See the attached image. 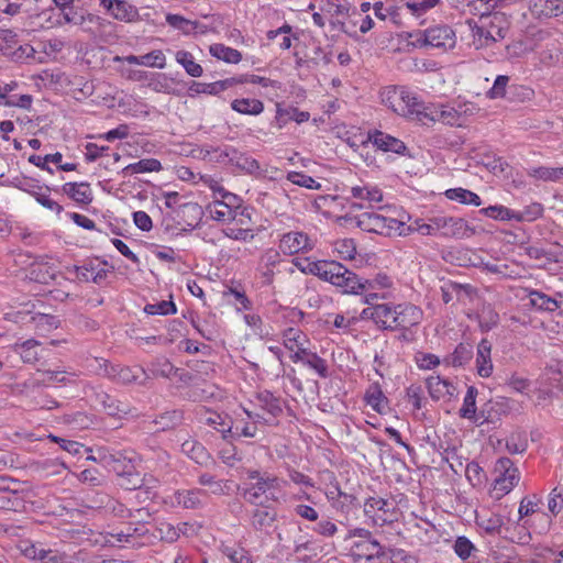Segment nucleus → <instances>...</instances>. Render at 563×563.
I'll return each mask as SVG.
<instances>
[{
	"instance_id": "obj_9",
	"label": "nucleus",
	"mask_w": 563,
	"mask_h": 563,
	"mask_svg": "<svg viewBox=\"0 0 563 563\" xmlns=\"http://www.w3.org/2000/svg\"><path fill=\"white\" fill-rule=\"evenodd\" d=\"M393 503L382 497H369L364 504V515L372 520L374 526H383L395 517Z\"/></svg>"
},
{
	"instance_id": "obj_31",
	"label": "nucleus",
	"mask_w": 563,
	"mask_h": 563,
	"mask_svg": "<svg viewBox=\"0 0 563 563\" xmlns=\"http://www.w3.org/2000/svg\"><path fill=\"white\" fill-rule=\"evenodd\" d=\"M424 118L431 121H441L442 123L451 126H461L463 124V117L461 113L455 108L449 106H442L440 109H434Z\"/></svg>"
},
{
	"instance_id": "obj_46",
	"label": "nucleus",
	"mask_w": 563,
	"mask_h": 563,
	"mask_svg": "<svg viewBox=\"0 0 563 563\" xmlns=\"http://www.w3.org/2000/svg\"><path fill=\"white\" fill-rule=\"evenodd\" d=\"M320 11L331 18L345 16L349 12L347 2L345 0H320Z\"/></svg>"
},
{
	"instance_id": "obj_2",
	"label": "nucleus",
	"mask_w": 563,
	"mask_h": 563,
	"mask_svg": "<svg viewBox=\"0 0 563 563\" xmlns=\"http://www.w3.org/2000/svg\"><path fill=\"white\" fill-rule=\"evenodd\" d=\"M360 229L385 236H407L410 229L401 220L387 218L375 212H364L355 218Z\"/></svg>"
},
{
	"instance_id": "obj_48",
	"label": "nucleus",
	"mask_w": 563,
	"mask_h": 563,
	"mask_svg": "<svg viewBox=\"0 0 563 563\" xmlns=\"http://www.w3.org/2000/svg\"><path fill=\"white\" fill-rule=\"evenodd\" d=\"M257 405L267 413L276 417L282 412V407L277 398L267 390L261 391L256 396Z\"/></svg>"
},
{
	"instance_id": "obj_24",
	"label": "nucleus",
	"mask_w": 563,
	"mask_h": 563,
	"mask_svg": "<svg viewBox=\"0 0 563 563\" xmlns=\"http://www.w3.org/2000/svg\"><path fill=\"white\" fill-rule=\"evenodd\" d=\"M200 422L211 427L212 429L221 432L223 438H227V433L232 431L231 421L227 416L212 410L201 409L199 411Z\"/></svg>"
},
{
	"instance_id": "obj_57",
	"label": "nucleus",
	"mask_w": 563,
	"mask_h": 563,
	"mask_svg": "<svg viewBox=\"0 0 563 563\" xmlns=\"http://www.w3.org/2000/svg\"><path fill=\"white\" fill-rule=\"evenodd\" d=\"M16 45V33L9 29H0V53L9 55Z\"/></svg>"
},
{
	"instance_id": "obj_29",
	"label": "nucleus",
	"mask_w": 563,
	"mask_h": 563,
	"mask_svg": "<svg viewBox=\"0 0 563 563\" xmlns=\"http://www.w3.org/2000/svg\"><path fill=\"white\" fill-rule=\"evenodd\" d=\"M477 389L474 386H470L463 399V405L460 408V416L464 419H468L476 424H482L486 419H482L477 413L476 407Z\"/></svg>"
},
{
	"instance_id": "obj_63",
	"label": "nucleus",
	"mask_w": 563,
	"mask_h": 563,
	"mask_svg": "<svg viewBox=\"0 0 563 563\" xmlns=\"http://www.w3.org/2000/svg\"><path fill=\"white\" fill-rule=\"evenodd\" d=\"M223 553L230 559L232 563H253L250 553L243 548L227 547Z\"/></svg>"
},
{
	"instance_id": "obj_38",
	"label": "nucleus",
	"mask_w": 563,
	"mask_h": 563,
	"mask_svg": "<svg viewBox=\"0 0 563 563\" xmlns=\"http://www.w3.org/2000/svg\"><path fill=\"white\" fill-rule=\"evenodd\" d=\"M472 36H473V45L476 49L492 47L497 41L494 38L493 34L487 31L481 23L478 22H468Z\"/></svg>"
},
{
	"instance_id": "obj_45",
	"label": "nucleus",
	"mask_w": 563,
	"mask_h": 563,
	"mask_svg": "<svg viewBox=\"0 0 563 563\" xmlns=\"http://www.w3.org/2000/svg\"><path fill=\"white\" fill-rule=\"evenodd\" d=\"M178 64H180L186 73L191 77H200L203 73L202 67L195 62L191 53L187 51H178L175 55Z\"/></svg>"
},
{
	"instance_id": "obj_3",
	"label": "nucleus",
	"mask_w": 563,
	"mask_h": 563,
	"mask_svg": "<svg viewBox=\"0 0 563 563\" xmlns=\"http://www.w3.org/2000/svg\"><path fill=\"white\" fill-rule=\"evenodd\" d=\"M412 38L411 44L415 47H434L442 49H451L455 46L456 36L449 25H435L424 31H416L409 34Z\"/></svg>"
},
{
	"instance_id": "obj_16",
	"label": "nucleus",
	"mask_w": 563,
	"mask_h": 563,
	"mask_svg": "<svg viewBox=\"0 0 563 563\" xmlns=\"http://www.w3.org/2000/svg\"><path fill=\"white\" fill-rule=\"evenodd\" d=\"M277 520V512L272 506L260 505L251 512L250 525L258 532L268 533Z\"/></svg>"
},
{
	"instance_id": "obj_62",
	"label": "nucleus",
	"mask_w": 563,
	"mask_h": 563,
	"mask_svg": "<svg viewBox=\"0 0 563 563\" xmlns=\"http://www.w3.org/2000/svg\"><path fill=\"white\" fill-rule=\"evenodd\" d=\"M355 497L345 493L340 498L330 504V507L341 515H349L354 507Z\"/></svg>"
},
{
	"instance_id": "obj_1",
	"label": "nucleus",
	"mask_w": 563,
	"mask_h": 563,
	"mask_svg": "<svg viewBox=\"0 0 563 563\" xmlns=\"http://www.w3.org/2000/svg\"><path fill=\"white\" fill-rule=\"evenodd\" d=\"M380 97L386 107L400 115H417L419 120L428 115L423 102L413 91L404 86L386 87L382 90Z\"/></svg>"
},
{
	"instance_id": "obj_42",
	"label": "nucleus",
	"mask_w": 563,
	"mask_h": 563,
	"mask_svg": "<svg viewBox=\"0 0 563 563\" xmlns=\"http://www.w3.org/2000/svg\"><path fill=\"white\" fill-rule=\"evenodd\" d=\"M365 400L368 406L379 413L385 412L388 408V400L378 385H373L367 389Z\"/></svg>"
},
{
	"instance_id": "obj_56",
	"label": "nucleus",
	"mask_w": 563,
	"mask_h": 563,
	"mask_svg": "<svg viewBox=\"0 0 563 563\" xmlns=\"http://www.w3.org/2000/svg\"><path fill=\"white\" fill-rule=\"evenodd\" d=\"M199 484L209 486L212 494L225 495L230 490V483L223 481H216L210 474H202L199 476Z\"/></svg>"
},
{
	"instance_id": "obj_28",
	"label": "nucleus",
	"mask_w": 563,
	"mask_h": 563,
	"mask_svg": "<svg viewBox=\"0 0 563 563\" xmlns=\"http://www.w3.org/2000/svg\"><path fill=\"white\" fill-rule=\"evenodd\" d=\"M244 412L251 422H243L242 420H235L234 422L231 421L232 431L230 434L238 438H254L257 433L256 423L261 419H264V417H262L260 413H255L249 410H244Z\"/></svg>"
},
{
	"instance_id": "obj_39",
	"label": "nucleus",
	"mask_w": 563,
	"mask_h": 563,
	"mask_svg": "<svg viewBox=\"0 0 563 563\" xmlns=\"http://www.w3.org/2000/svg\"><path fill=\"white\" fill-rule=\"evenodd\" d=\"M206 211L212 220L221 223L232 222L234 219V213L236 212L232 211L225 205L220 202L219 199H214L213 201L208 203L206 207Z\"/></svg>"
},
{
	"instance_id": "obj_6",
	"label": "nucleus",
	"mask_w": 563,
	"mask_h": 563,
	"mask_svg": "<svg viewBox=\"0 0 563 563\" xmlns=\"http://www.w3.org/2000/svg\"><path fill=\"white\" fill-rule=\"evenodd\" d=\"M247 478L251 481H260L263 486L267 500L273 503H282L287 500V494L284 488L288 482L268 472H260L257 470H247Z\"/></svg>"
},
{
	"instance_id": "obj_35",
	"label": "nucleus",
	"mask_w": 563,
	"mask_h": 563,
	"mask_svg": "<svg viewBox=\"0 0 563 563\" xmlns=\"http://www.w3.org/2000/svg\"><path fill=\"white\" fill-rule=\"evenodd\" d=\"M307 335L299 329L289 328L284 333V345L288 352H308Z\"/></svg>"
},
{
	"instance_id": "obj_15",
	"label": "nucleus",
	"mask_w": 563,
	"mask_h": 563,
	"mask_svg": "<svg viewBox=\"0 0 563 563\" xmlns=\"http://www.w3.org/2000/svg\"><path fill=\"white\" fill-rule=\"evenodd\" d=\"M100 5L119 21L133 22L139 18L136 7L125 0H100Z\"/></svg>"
},
{
	"instance_id": "obj_53",
	"label": "nucleus",
	"mask_w": 563,
	"mask_h": 563,
	"mask_svg": "<svg viewBox=\"0 0 563 563\" xmlns=\"http://www.w3.org/2000/svg\"><path fill=\"white\" fill-rule=\"evenodd\" d=\"M287 180L294 185L305 187L307 189L319 190L321 188V184L319 181L301 172H289L287 174Z\"/></svg>"
},
{
	"instance_id": "obj_13",
	"label": "nucleus",
	"mask_w": 563,
	"mask_h": 563,
	"mask_svg": "<svg viewBox=\"0 0 563 563\" xmlns=\"http://www.w3.org/2000/svg\"><path fill=\"white\" fill-rule=\"evenodd\" d=\"M395 311L396 306L391 307L388 303L372 305L363 309L361 318L371 319L383 329L395 330Z\"/></svg>"
},
{
	"instance_id": "obj_12",
	"label": "nucleus",
	"mask_w": 563,
	"mask_h": 563,
	"mask_svg": "<svg viewBox=\"0 0 563 563\" xmlns=\"http://www.w3.org/2000/svg\"><path fill=\"white\" fill-rule=\"evenodd\" d=\"M150 369L153 375L162 376L176 383L187 384L192 379V376L187 371L175 367L165 355L156 357L151 364Z\"/></svg>"
},
{
	"instance_id": "obj_55",
	"label": "nucleus",
	"mask_w": 563,
	"mask_h": 563,
	"mask_svg": "<svg viewBox=\"0 0 563 563\" xmlns=\"http://www.w3.org/2000/svg\"><path fill=\"white\" fill-rule=\"evenodd\" d=\"M439 1L440 0H408L404 3L402 8H406L412 15L419 18L434 8Z\"/></svg>"
},
{
	"instance_id": "obj_27",
	"label": "nucleus",
	"mask_w": 563,
	"mask_h": 563,
	"mask_svg": "<svg viewBox=\"0 0 563 563\" xmlns=\"http://www.w3.org/2000/svg\"><path fill=\"white\" fill-rule=\"evenodd\" d=\"M96 16L91 13L84 14L69 7L68 9L59 10L57 19L53 23L55 26H63L64 24H73L84 27L87 22L92 23Z\"/></svg>"
},
{
	"instance_id": "obj_26",
	"label": "nucleus",
	"mask_w": 563,
	"mask_h": 563,
	"mask_svg": "<svg viewBox=\"0 0 563 563\" xmlns=\"http://www.w3.org/2000/svg\"><path fill=\"white\" fill-rule=\"evenodd\" d=\"M207 494L202 489L177 490L173 495L172 501L187 509H195L203 504Z\"/></svg>"
},
{
	"instance_id": "obj_50",
	"label": "nucleus",
	"mask_w": 563,
	"mask_h": 563,
	"mask_svg": "<svg viewBox=\"0 0 563 563\" xmlns=\"http://www.w3.org/2000/svg\"><path fill=\"white\" fill-rule=\"evenodd\" d=\"M477 320L483 331H489L497 325L499 316L489 305H484L477 313Z\"/></svg>"
},
{
	"instance_id": "obj_20",
	"label": "nucleus",
	"mask_w": 563,
	"mask_h": 563,
	"mask_svg": "<svg viewBox=\"0 0 563 563\" xmlns=\"http://www.w3.org/2000/svg\"><path fill=\"white\" fill-rule=\"evenodd\" d=\"M529 10L534 18H553L563 13L562 0H529Z\"/></svg>"
},
{
	"instance_id": "obj_14",
	"label": "nucleus",
	"mask_w": 563,
	"mask_h": 563,
	"mask_svg": "<svg viewBox=\"0 0 563 563\" xmlns=\"http://www.w3.org/2000/svg\"><path fill=\"white\" fill-rule=\"evenodd\" d=\"M19 84L14 80L0 85V106L30 109L33 98L31 95H15Z\"/></svg>"
},
{
	"instance_id": "obj_5",
	"label": "nucleus",
	"mask_w": 563,
	"mask_h": 563,
	"mask_svg": "<svg viewBox=\"0 0 563 563\" xmlns=\"http://www.w3.org/2000/svg\"><path fill=\"white\" fill-rule=\"evenodd\" d=\"M325 282L341 288L344 294H360L366 289V284H363L355 273L335 261L329 271Z\"/></svg>"
},
{
	"instance_id": "obj_44",
	"label": "nucleus",
	"mask_w": 563,
	"mask_h": 563,
	"mask_svg": "<svg viewBox=\"0 0 563 563\" xmlns=\"http://www.w3.org/2000/svg\"><path fill=\"white\" fill-rule=\"evenodd\" d=\"M210 54L225 63L238 64L242 59L241 53L223 44H213L210 46Z\"/></svg>"
},
{
	"instance_id": "obj_59",
	"label": "nucleus",
	"mask_w": 563,
	"mask_h": 563,
	"mask_svg": "<svg viewBox=\"0 0 563 563\" xmlns=\"http://www.w3.org/2000/svg\"><path fill=\"white\" fill-rule=\"evenodd\" d=\"M263 486L260 485V481H254V483L249 484L243 488L242 496L244 499L255 506H260L258 500L264 496Z\"/></svg>"
},
{
	"instance_id": "obj_34",
	"label": "nucleus",
	"mask_w": 563,
	"mask_h": 563,
	"mask_svg": "<svg viewBox=\"0 0 563 563\" xmlns=\"http://www.w3.org/2000/svg\"><path fill=\"white\" fill-rule=\"evenodd\" d=\"M294 363H301L321 377L328 376V364L318 354H290Z\"/></svg>"
},
{
	"instance_id": "obj_17",
	"label": "nucleus",
	"mask_w": 563,
	"mask_h": 563,
	"mask_svg": "<svg viewBox=\"0 0 563 563\" xmlns=\"http://www.w3.org/2000/svg\"><path fill=\"white\" fill-rule=\"evenodd\" d=\"M278 247L284 254L292 255L301 251L311 250L312 245L306 233L292 231L282 236Z\"/></svg>"
},
{
	"instance_id": "obj_41",
	"label": "nucleus",
	"mask_w": 563,
	"mask_h": 563,
	"mask_svg": "<svg viewBox=\"0 0 563 563\" xmlns=\"http://www.w3.org/2000/svg\"><path fill=\"white\" fill-rule=\"evenodd\" d=\"M231 108L242 114L257 115L263 112L264 104L258 99L242 98L233 100Z\"/></svg>"
},
{
	"instance_id": "obj_25",
	"label": "nucleus",
	"mask_w": 563,
	"mask_h": 563,
	"mask_svg": "<svg viewBox=\"0 0 563 563\" xmlns=\"http://www.w3.org/2000/svg\"><path fill=\"white\" fill-rule=\"evenodd\" d=\"M369 140L373 142V144L384 151V152H393L396 154H404L407 150L405 143L401 140H398L387 133L375 131L371 136Z\"/></svg>"
},
{
	"instance_id": "obj_52",
	"label": "nucleus",
	"mask_w": 563,
	"mask_h": 563,
	"mask_svg": "<svg viewBox=\"0 0 563 563\" xmlns=\"http://www.w3.org/2000/svg\"><path fill=\"white\" fill-rule=\"evenodd\" d=\"M484 216L500 220V221H510L515 220V210H511L507 207L496 205V206H489L487 208H483L481 211Z\"/></svg>"
},
{
	"instance_id": "obj_60",
	"label": "nucleus",
	"mask_w": 563,
	"mask_h": 563,
	"mask_svg": "<svg viewBox=\"0 0 563 563\" xmlns=\"http://www.w3.org/2000/svg\"><path fill=\"white\" fill-rule=\"evenodd\" d=\"M144 311L147 314L168 316L176 312V306L173 301L162 300L156 303H148L145 306Z\"/></svg>"
},
{
	"instance_id": "obj_64",
	"label": "nucleus",
	"mask_w": 563,
	"mask_h": 563,
	"mask_svg": "<svg viewBox=\"0 0 563 563\" xmlns=\"http://www.w3.org/2000/svg\"><path fill=\"white\" fill-rule=\"evenodd\" d=\"M548 508L552 515H558L563 509V488L555 487L549 495Z\"/></svg>"
},
{
	"instance_id": "obj_18",
	"label": "nucleus",
	"mask_w": 563,
	"mask_h": 563,
	"mask_svg": "<svg viewBox=\"0 0 563 563\" xmlns=\"http://www.w3.org/2000/svg\"><path fill=\"white\" fill-rule=\"evenodd\" d=\"M478 23L487 29L497 42L504 40L509 30V21L501 12H493L487 15H482Z\"/></svg>"
},
{
	"instance_id": "obj_22",
	"label": "nucleus",
	"mask_w": 563,
	"mask_h": 563,
	"mask_svg": "<svg viewBox=\"0 0 563 563\" xmlns=\"http://www.w3.org/2000/svg\"><path fill=\"white\" fill-rule=\"evenodd\" d=\"M528 298L530 306L542 312H554L562 306V301L558 300L556 297H551L537 289H530Z\"/></svg>"
},
{
	"instance_id": "obj_61",
	"label": "nucleus",
	"mask_w": 563,
	"mask_h": 563,
	"mask_svg": "<svg viewBox=\"0 0 563 563\" xmlns=\"http://www.w3.org/2000/svg\"><path fill=\"white\" fill-rule=\"evenodd\" d=\"M33 278L41 284H49L56 276V271L47 264H38L32 268Z\"/></svg>"
},
{
	"instance_id": "obj_7",
	"label": "nucleus",
	"mask_w": 563,
	"mask_h": 563,
	"mask_svg": "<svg viewBox=\"0 0 563 563\" xmlns=\"http://www.w3.org/2000/svg\"><path fill=\"white\" fill-rule=\"evenodd\" d=\"M247 478L251 481H260L263 486L267 500L273 503H282L287 500V494L284 488L288 482L268 472H260L257 470H247Z\"/></svg>"
},
{
	"instance_id": "obj_36",
	"label": "nucleus",
	"mask_w": 563,
	"mask_h": 563,
	"mask_svg": "<svg viewBox=\"0 0 563 563\" xmlns=\"http://www.w3.org/2000/svg\"><path fill=\"white\" fill-rule=\"evenodd\" d=\"M201 153H203V159L208 158L210 162L225 164L232 162L235 155V148L230 145L221 147L205 146Z\"/></svg>"
},
{
	"instance_id": "obj_47",
	"label": "nucleus",
	"mask_w": 563,
	"mask_h": 563,
	"mask_svg": "<svg viewBox=\"0 0 563 563\" xmlns=\"http://www.w3.org/2000/svg\"><path fill=\"white\" fill-rule=\"evenodd\" d=\"M231 84L232 82L230 79L219 80V81H214V82H210V84L194 82L190 86V91H192L195 93L218 95V93L224 91L225 89H228L231 86Z\"/></svg>"
},
{
	"instance_id": "obj_49",
	"label": "nucleus",
	"mask_w": 563,
	"mask_h": 563,
	"mask_svg": "<svg viewBox=\"0 0 563 563\" xmlns=\"http://www.w3.org/2000/svg\"><path fill=\"white\" fill-rule=\"evenodd\" d=\"M231 164L247 174H256L261 170L260 164L255 158L240 153L236 148Z\"/></svg>"
},
{
	"instance_id": "obj_32",
	"label": "nucleus",
	"mask_w": 563,
	"mask_h": 563,
	"mask_svg": "<svg viewBox=\"0 0 563 563\" xmlns=\"http://www.w3.org/2000/svg\"><path fill=\"white\" fill-rule=\"evenodd\" d=\"M181 452L200 465H207L211 460L205 446L194 439H187L181 443Z\"/></svg>"
},
{
	"instance_id": "obj_11",
	"label": "nucleus",
	"mask_w": 563,
	"mask_h": 563,
	"mask_svg": "<svg viewBox=\"0 0 563 563\" xmlns=\"http://www.w3.org/2000/svg\"><path fill=\"white\" fill-rule=\"evenodd\" d=\"M3 320L14 323H33L36 329L46 331L57 328L58 320L56 317L45 313H34L30 311H13L3 314Z\"/></svg>"
},
{
	"instance_id": "obj_4",
	"label": "nucleus",
	"mask_w": 563,
	"mask_h": 563,
	"mask_svg": "<svg viewBox=\"0 0 563 563\" xmlns=\"http://www.w3.org/2000/svg\"><path fill=\"white\" fill-rule=\"evenodd\" d=\"M494 472L496 477L490 494L493 498L500 499L518 485L520 473L508 457L498 459L495 463Z\"/></svg>"
},
{
	"instance_id": "obj_10",
	"label": "nucleus",
	"mask_w": 563,
	"mask_h": 563,
	"mask_svg": "<svg viewBox=\"0 0 563 563\" xmlns=\"http://www.w3.org/2000/svg\"><path fill=\"white\" fill-rule=\"evenodd\" d=\"M437 231L445 238L463 239L471 236L474 231L462 218L434 217Z\"/></svg>"
},
{
	"instance_id": "obj_54",
	"label": "nucleus",
	"mask_w": 563,
	"mask_h": 563,
	"mask_svg": "<svg viewBox=\"0 0 563 563\" xmlns=\"http://www.w3.org/2000/svg\"><path fill=\"white\" fill-rule=\"evenodd\" d=\"M166 21L170 26L181 31L185 34L196 33L198 27L197 22L187 20L178 14H168L166 16Z\"/></svg>"
},
{
	"instance_id": "obj_19",
	"label": "nucleus",
	"mask_w": 563,
	"mask_h": 563,
	"mask_svg": "<svg viewBox=\"0 0 563 563\" xmlns=\"http://www.w3.org/2000/svg\"><path fill=\"white\" fill-rule=\"evenodd\" d=\"M421 319L422 311L417 306L410 303H400L396 306V329H409L413 325H417Z\"/></svg>"
},
{
	"instance_id": "obj_37",
	"label": "nucleus",
	"mask_w": 563,
	"mask_h": 563,
	"mask_svg": "<svg viewBox=\"0 0 563 563\" xmlns=\"http://www.w3.org/2000/svg\"><path fill=\"white\" fill-rule=\"evenodd\" d=\"M527 174L536 180L558 183L563 179V167H531L527 170Z\"/></svg>"
},
{
	"instance_id": "obj_51",
	"label": "nucleus",
	"mask_w": 563,
	"mask_h": 563,
	"mask_svg": "<svg viewBox=\"0 0 563 563\" xmlns=\"http://www.w3.org/2000/svg\"><path fill=\"white\" fill-rule=\"evenodd\" d=\"M333 262L334 261H306L305 267H300V272L305 274L316 275L319 278L325 280Z\"/></svg>"
},
{
	"instance_id": "obj_40",
	"label": "nucleus",
	"mask_w": 563,
	"mask_h": 563,
	"mask_svg": "<svg viewBox=\"0 0 563 563\" xmlns=\"http://www.w3.org/2000/svg\"><path fill=\"white\" fill-rule=\"evenodd\" d=\"M162 164L156 158H143L136 163L130 164L122 169V175L128 176L132 174L159 172Z\"/></svg>"
},
{
	"instance_id": "obj_43",
	"label": "nucleus",
	"mask_w": 563,
	"mask_h": 563,
	"mask_svg": "<svg viewBox=\"0 0 563 563\" xmlns=\"http://www.w3.org/2000/svg\"><path fill=\"white\" fill-rule=\"evenodd\" d=\"M445 197L450 200H455L464 205H472L476 207L482 205V199L477 194L464 188L448 189L445 191Z\"/></svg>"
},
{
	"instance_id": "obj_21",
	"label": "nucleus",
	"mask_w": 563,
	"mask_h": 563,
	"mask_svg": "<svg viewBox=\"0 0 563 563\" xmlns=\"http://www.w3.org/2000/svg\"><path fill=\"white\" fill-rule=\"evenodd\" d=\"M353 554L357 559H365L367 562L380 560L386 556L384 548L373 538L355 542L353 545Z\"/></svg>"
},
{
	"instance_id": "obj_33",
	"label": "nucleus",
	"mask_w": 563,
	"mask_h": 563,
	"mask_svg": "<svg viewBox=\"0 0 563 563\" xmlns=\"http://www.w3.org/2000/svg\"><path fill=\"white\" fill-rule=\"evenodd\" d=\"M63 192L78 203L88 205L92 201V191L87 183H66Z\"/></svg>"
},
{
	"instance_id": "obj_58",
	"label": "nucleus",
	"mask_w": 563,
	"mask_h": 563,
	"mask_svg": "<svg viewBox=\"0 0 563 563\" xmlns=\"http://www.w3.org/2000/svg\"><path fill=\"white\" fill-rule=\"evenodd\" d=\"M543 207L540 203H531L530 206L526 207L522 211H515V221L522 222V221H534L539 217L542 216Z\"/></svg>"
},
{
	"instance_id": "obj_30",
	"label": "nucleus",
	"mask_w": 563,
	"mask_h": 563,
	"mask_svg": "<svg viewBox=\"0 0 563 563\" xmlns=\"http://www.w3.org/2000/svg\"><path fill=\"white\" fill-rule=\"evenodd\" d=\"M351 196L355 199L367 201L369 206L383 201V192L378 186L361 184L351 187Z\"/></svg>"
},
{
	"instance_id": "obj_8",
	"label": "nucleus",
	"mask_w": 563,
	"mask_h": 563,
	"mask_svg": "<svg viewBox=\"0 0 563 563\" xmlns=\"http://www.w3.org/2000/svg\"><path fill=\"white\" fill-rule=\"evenodd\" d=\"M553 388H563V369L549 366L537 380L534 393L538 405H549L553 398Z\"/></svg>"
},
{
	"instance_id": "obj_23",
	"label": "nucleus",
	"mask_w": 563,
	"mask_h": 563,
	"mask_svg": "<svg viewBox=\"0 0 563 563\" xmlns=\"http://www.w3.org/2000/svg\"><path fill=\"white\" fill-rule=\"evenodd\" d=\"M426 383L428 391L434 400H450L455 394V387L440 376H431L427 378Z\"/></svg>"
}]
</instances>
